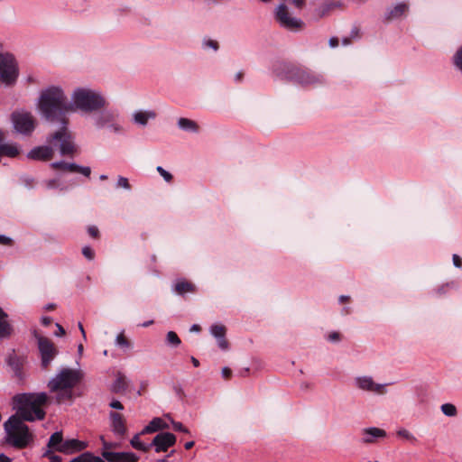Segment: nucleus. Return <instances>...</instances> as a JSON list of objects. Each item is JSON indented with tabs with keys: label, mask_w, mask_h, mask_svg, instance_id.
Instances as JSON below:
<instances>
[{
	"label": "nucleus",
	"mask_w": 462,
	"mask_h": 462,
	"mask_svg": "<svg viewBox=\"0 0 462 462\" xmlns=\"http://www.w3.org/2000/svg\"><path fill=\"white\" fill-rule=\"evenodd\" d=\"M0 462H12V460L5 454H0Z\"/></svg>",
	"instance_id": "nucleus-54"
},
{
	"label": "nucleus",
	"mask_w": 462,
	"mask_h": 462,
	"mask_svg": "<svg viewBox=\"0 0 462 462\" xmlns=\"http://www.w3.org/2000/svg\"><path fill=\"white\" fill-rule=\"evenodd\" d=\"M167 427L168 425L161 418H154L143 429L141 434L153 433Z\"/></svg>",
	"instance_id": "nucleus-21"
},
{
	"label": "nucleus",
	"mask_w": 462,
	"mask_h": 462,
	"mask_svg": "<svg viewBox=\"0 0 462 462\" xmlns=\"http://www.w3.org/2000/svg\"><path fill=\"white\" fill-rule=\"evenodd\" d=\"M116 345L119 347L124 348V349H127V348H131L132 347V342H131L130 339H128L125 337L124 331L117 335L116 339Z\"/></svg>",
	"instance_id": "nucleus-31"
},
{
	"label": "nucleus",
	"mask_w": 462,
	"mask_h": 462,
	"mask_svg": "<svg viewBox=\"0 0 462 462\" xmlns=\"http://www.w3.org/2000/svg\"><path fill=\"white\" fill-rule=\"evenodd\" d=\"M104 459L107 462H138L139 457L133 452L106 453Z\"/></svg>",
	"instance_id": "nucleus-18"
},
{
	"label": "nucleus",
	"mask_w": 462,
	"mask_h": 462,
	"mask_svg": "<svg viewBox=\"0 0 462 462\" xmlns=\"http://www.w3.org/2000/svg\"><path fill=\"white\" fill-rule=\"evenodd\" d=\"M50 402L51 398L45 393H20L13 398L17 417L26 421L43 420L46 414L44 407Z\"/></svg>",
	"instance_id": "nucleus-3"
},
{
	"label": "nucleus",
	"mask_w": 462,
	"mask_h": 462,
	"mask_svg": "<svg viewBox=\"0 0 462 462\" xmlns=\"http://www.w3.org/2000/svg\"><path fill=\"white\" fill-rule=\"evenodd\" d=\"M386 436L385 430L379 428H367L363 430V442L364 443H374L378 439L384 438Z\"/></svg>",
	"instance_id": "nucleus-19"
},
{
	"label": "nucleus",
	"mask_w": 462,
	"mask_h": 462,
	"mask_svg": "<svg viewBox=\"0 0 462 462\" xmlns=\"http://www.w3.org/2000/svg\"><path fill=\"white\" fill-rule=\"evenodd\" d=\"M452 262L455 267L461 268L462 267V259L458 254H454L452 256Z\"/></svg>",
	"instance_id": "nucleus-42"
},
{
	"label": "nucleus",
	"mask_w": 462,
	"mask_h": 462,
	"mask_svg": "<svg viewBox=\"0 0 462 462\" xmlns=\"http://www.w3.org/2000/svg\"><path fill=\"white\" fill-rule=\"evenodd\" d=\"M226 328L223 325L215 324L211 327V333L215 337H223L226 336Z\"/></svg>",
	"instance_id": "nucleus-35"
},
{
	"label": "nucleus",
	"mask_w": 462,
	"mask_h": 462,
	"mask_svg": "<svg viewBox=\"0 0 462 462\" xmlns=\"http://www.w3.org/2000/svg\"><path fill=\"white\" fill-rule=\"evenodd\" d=\"M7 314L0 308V337H9L12 333V327L5 320Z\"/></svg>",
	"instance_id": "nucleus-23"
},
{
	"label": "nucleus",
	"mask_w": 462,
	"mask_h": 462,
	"mask_svg": "<svg viewBox=\"0 0 462 462\" xmlns=\"http://www.w3.org/2000/svg\"><path fill=\"white\" fill-rule=\"evenodd\" d=\"M404 14V4H398L393 9H392L386 15V20L390 21L394 18L400 17Z\"/></svg>",
	"instance_id": "nucleus-29"
},
{
	"label": "nucleus",
	"mask_w": 462,
	"mask_h": 462,
	"mask_svg": "<svg viewBox=\"0 0 462 462\" xmlns=\"http://www.w3.org/2000/svg\"><path fill=\"white\" fill-rule=\"evenodd\" d=\"M166 341L169 345L172 346H178L181 343L179 336L174 331H169L167 333Z\"/></svg>",
	"instance_id": "nucleus-34"
},
{
	"label": "nucleus",
	"mask_w": 462,
	"mask_h": 462,
	"mask_svg": "<svg viewBox=\"0 0 462 462\" xmlns=\"http://www.w3.org/2000/svg\"><path fill=\"white\" fill-rule=\"evenodd\" d=\"M200 329L201 328L199 325H193L190 328V331H199Z\"/></svg>",
	"instance_id": "nucleus-61"
},
{
	"label": "nucleus",
	"mask_w": 462,
	"mask_h": 462,
	"mask_svg": "<svg viewBox=\"0 0 462 462\" xmlns=\"http://www.w3.org/2000/svg\"><path fill=\"white\" fill-rule=\"evenodd\" d=\"M441 411L448 417H455L457 413V408L452 403H444L440 407Z\"/></svg>",
	"instance_id": "nucleus-33"
},
{
	"label": "nucleus",
	"mask_w": 462,
	"mask_h": 462,
	"mask_svg": "<svg viewBox=\"0 0 462 462\" xmlns=\"http://www.w3.org/2000/svg\"><path fill=\"white\" fill-rule=\"evenodd\" d=\"M338 38L337 37H332L330 40H329V44L331 47H337L338 45Z\"/></svg>",
	"instance_id": "nucleus-53"
},
{
	"label": "nucleus",
	"mask_w": 462,
	"mask_h": 462,
	"mask_svg": "<svg viewBox=\"0 0 462 462\" xmlns=\"http://www.w3.org/2000/svg\"><path fill=\"white\" fill-rule=\"evenodd\" d=\"M350 42H351V40H350L349 38H345V39L343 40V43H344L345 45H347V44H349Z\"/></svg>",
	"instance_id": "nucleus-64"
},
{
	"label": "nucleus",
	"mask_w": 462,
	"mask_h": 462,
	"mask_svg": "<svg viewBox=\"0 0 462 462\" xmlns=\"http://www.w3.org/2000/svg\"><path fill=\"white\" fill-rule=\"evenodd\" d=\"M0 244L4 245H11L12 239L5 236L0 235Z\"/></svg>",
	"instance_id": "nucleus-49"
},
{
	"label": "nucleus",
	"mask_w": 462,
	"mask_h": 462,
	"mask_svg": "<svg viewBox=\"0 0 462 462\" xmlns=\"http://www.w3.org/2000/svg\"><path fill=\"white\" fill-rule=\"evenodd\" d=\"M79 329H80V331L82 333V336L84 337V338H86V332H85V329L83 328V325L80 322L79 323Z\"/></svg>",
	"instance_id": "nucleus-60"
},
{
	"label": "nucleus",
	"mask_w": 462,
	"mask_h": 462,
	"mask_svg": "<svg viewBox=\"0 0 462 462\" xmlns=\"http://www.w3.org/2000/svg\"><path fill=\"white\" fill-rule=\"evenodd\" d=\"M42 115L50 122L68 124L67 115L75 111L73 104L69 103L63 91L51 87L42 91L39 101Z\"/></svg>",
	"instance_id": "nucleus-1"
},
{
	"label": "nucleus",
	"mask_w": 462,
	"mask_h": 462,
	"mask_svg": "<svg viewBox=\"0 0 462 462\" xmlns=\"http://www.w3.org/2000/svg\"><path fill=\"white\" fill-rule=\"evenodd\" d=\"M110 407L113 408V409H116V410H123L124 409V405L117 400H113L111 402H110Z\"/></svg>",
	"instance_id": "nucleus-47"
},
{
	"label": "nucleus",
	"mask_w": 462,
	"mask_h": 462,
	"mask_svg": "<svg viewBox=\"0 0 462 462\" xmlns=\"http://www.w3.org/2000/svg\"><path fill=\"white\" fill-rule=\"evenodd\" d=\"M128 387V383L125 375L122 373H117L116 381L113 383V392L116 393H124Z\"/></svg>",
	"instance_id": "nucleus-22"
},
{
	"label": "nucleus",
	"mask_w": 462,
	"mask_h": 462,
	"mask_svg": "<svg viewBox=\"0 0 462 462\" xmlns=\"http://www.w3.org/2000/svg\"><path fill=\"white\" fill-rule=\"evenodd\" d=\"M51 167L56 171L81 173L86 177H89L91 170L89 167L79 166L75 163L66 162H57L51 164Z\"/></svg>",
	"instance_id": "nucleus-14"
},
{
	"label": "nucleus",
	"mask_w": 462,
	"mask_h": 462,
	"mask_svg": "<svg viewBox=\"0 0 462 462\" xmlns=\"http://www.w3.org/2000/svg\"><path fill=\"white\" fill-rule=\"evenodd\" d=\"M191 363L193 364V365L195 367L199 366V361L197 358H195L194 356H191Z\"/></svg>",
	"instance_id": "nucleus-57"
},
{
	"label": "nucleus",
	"mask_w": 462,
	"mask_h": 462,
	"mask_svg": "<svg viewBox=\"0 0 462 462\" xmlns=\"http://www.w3.org/2000/svg\"><path fill=\"white\" fill-rule=\"evenodd\" d=\"M7 441L18 449L27 448L33 441V434L30 431L23 420L16 415L11 416L5 423Z\"/></svg>",
	"instance_id": "nucleus-4"
},
{
	"label": "nucleus",
	"mask_w": 462,
	"mask_h": 462,
	"mask_svg": "<svg viewBox=\"0 0 462 462\" xmlns=\"http://www.w3.org/2000/svg\"><path fill=\"white\" fill-rule=\"evenodd\" d=\"M5 139V134L3 131L0 130V146L3 145V141Z\"/></svg>",
	"instance_id": "nucleus-62"
},
{
	"label": "nucleus",
	"mask_w": 462,
	"mask_h": 462,
	"mask_svg": "<svg viewBox=\"0 0 462 462\" xmlns=\"http://www.w3.org/2000/svg\"><path fill=\"white\" fill-rule=\"evenodd\" d=\"M156 116V113L152 111L143 112L139 111L134 114V120L136 123L140 125H146L149 118H154Z\"/></svg>",
	"instance_id": "nucleus-27"
},
{
	"label": "nucleus",
	"mask_w": 462,
	"mask_h": 462,
	"mask_svg": "<svg viewBox=\"0 0 462 462\" xmlns=\"http://www.w3.org/2000/svg\"><path fill=\"white\" fill-rule=\"evenodd\" d=\"M110 420L113 432L123 438L127 431L126 423L124 416L116 411L110 412Z\"/></svg>",
	"instance_id": "nucleus-15"
},
{
	"label": "nucleus",
	"mask_w": 462,
	"mask_h": 462,
	"mask_svg": "<svg viewBox=\"0 0 462 462\" xmlns=\"http://www.w3.org/2000/svg\"><path fill=\"white\" fill-rule=\"evenodd\" d=\"M34 337L37 340V346L41 355L42 366L47 370L52 360L59 354V349L49 337L41 335L36 330L34 331Z\"/></svg>",
	"instance_id": "nucleus-7"
},
{
	"label": "nucleus",
	"mask_w": 462,
	"mask_h": 462,
	"mask_svg": "<svg viewBox=\"0 0 462 462\" xmlns=\"http://www.w3.org/2000/svg\"><path fill=\"white\" fill-rule=\"evenodd\" d=\"M176 442V437L171 432H162L156 435L151 444L155 447L157 453L165 452Z\"/></svg>",
	"instance_id": "nucleus-13"
},
{
	"label": "nucleus",
	"mask_w": 462,
	"mask_h": 462,
	"mask_svg": "<svg viewBox=\"0 0 462 462\" xmlns=\"http://www.w3.org/2000/svg\"><path fill=\"white\" fill-rule=\"evenodd\" d=\"M56 449L52 448L46 447L45 450L42 453V457H46L50 460V462H62V459L60 456L55 454Z\"/></svg>",
	"instance_id": "nucleus-30"
},
{
	"label": "nucleus",
	"mask_w": 462,
	"mask_h": 462,
	"mask_svg": "<svg viewBox=\"0 0 462 462\" xmlns=\"http://www.w3.org/2000/svg\"><path fill=\"white\" fill-rule=\"evenodd\" d=\"M328 339L329 341H338L340 340V334L338 332H331L328 336Z\"/></svg>",
	"instance_id": "nucleus-48"
},
{
	"label": "nucleus",
	"mask_w": 462,
	"mask_h": 462,
	"mask_svg": "<svg viewBox=\"0 0 462 462\" xmlns=\"http://www.w3.org/2000/svg\"><path fill=\"white\" fill-rule=\"evenodd\" d=\"M83 378L84 373L80 369L61 368L48 383L50 392L56 393V403L71 402L75 397L74 389L81 383Z\"/></svg>",
	"instance_id": "nucleus-2"
},
{
	"label": "nucleus",
	"mask_w": 462,
	"mask_h": 462,
	"mask_svg": "<svg viewBox=\"0 0 462 462\" xmlns=\"http://www.w3.org/2000/svg\"><path fill=\"white\" fill-rule=\"evenodd\" d=\"M222 375H223V377H224L226 380L230 379V378H231V376H232V371H231V369H230V368H228V367H225V368H223V370H222Z\"/></svg>",
	"instance_id": "nucleus-50"
},
{
	"label": "nucleus",
	"mask_w": 462,
	"mask_h": 462,
	"mask_svg": "<svg viewBox=\"0 0 462 462\" xmlns=\"http://www.w3.org/2000/svg\"><path fill=\"white\" fill-rule=\"evenodd\" d=\"M205 47H210L215 51L218 50V42L215 40H207L204 42Z\"/></svg>",
	"instance_id": "nucleus-43"
},
{
	"label": "nucleus",
	"mask_w": 462,
	"mask_h": 462,
	"mask_svg": "<svg viewBox=\"0 0 462 462\" xmlns=\"http://www.w3.org/2000/svg\"><path fill=\"white\" fill-rule=\"evenodd\" d=\"M88 235L93 238H97L99 236V231L97 226H91L88 228Z\"/></svg>",
	"instance_id": "nucleus-41"
},
{
	"label": "nucleus",
	"mask_w": 462,
	"mask_h": 462,
	"mask_svg": "<svg viewBox=\"0 0 462 462\" xmlns=\"http://www.w3.org/2000/svg\"><path fill=\"white\" fill-rule=\"evenodd\" d=\"M76 108L82 111H93L105 106V99L96 92L79 88L73 95Z\"/></svg>",
	"instance_id": "nucleus-6"
},
{
	"label": "nucleus",
	"mask_w": 462,
	"mask_h": 462,
	"mask_svg": "<svg viewBox=\"0 0 462 462\" xmlns=\"http://www.w3.org/2000/svg\"><path fill=\"white\" fill-rule=\"evenodd\" d=\"M153 324V321L152 320H150V321H147V322H144L142 324L143 327H149L150 325Z\"/></svg>",
	"instance_id": "nucleus-63"
},
{
	"label": "nucleus",
	"mask_w": 462,
	"mask_h": 462,
	"mask_svg": "<svg viewBox=\"0 0 462 462\" xmlns=\"http://www.w3.org/2000/svg\"><path fill=\"white\" fill-rule=\"evenodd\" d=\"M243 78H244V73H243V72H238V73L236 74V79L237 81H241V80L243 79Z\"/></svg>",
	"instance_id": "nucleus-59"
},
{
	"label": "nucleus",
	"mask_w": 462,
	"mask_h": 462,
	"mask_svg": "<svg viewBox=\"0 0 462 462\" xmlns=\"http://www.w3.org/2000/svg\"><path fill=\"white\" fill-rule=\"evenodd\" d=\"M70 462H105V460L99 457L95 456L91 452H84L79 456L72 458Z\"/></svg>",
	"instance_id": "nucleus-25"
},
{
	"label": "nucleus",
	"mask_w": 462,
	"mask_h": 462,
	"mask_svg": "<svg viewBox=\"0 0 462 462\" xmlns=\"http://www.w3.org/2000/svg\"><path fill=\"white\" fill-rule=\"evenodd\" d=\"M157 171L160 173V175L162 177H163V179L167 182H171L172 180V175L170 172H168L167 171H165L162 167L158 166L157 167Z\"/></svg>",
	"instance_id": "nucleus-37"
},
{
	"label": "nucleus",
	"mask_w": 462,
	"mask_h": 462,
	"mask_svg": "<svg viewBox=\"0 0 462 462\" xmlns=\"http://www.w3.org/2000/svg\"><path fill=\"white\" fill-rule=\"evenodd\" d=\"M174 291L179 295H184L188 292L193 293L196 291V286L187 280H179L174 285Z\"/></svg>",
	"instance_id": "nucleus-20"
},
{
	"label": "nucleus",
	"mask_w": 462,
	"mask_h": 462,
	"mask_svg": "<svg viewBox=\"0 0 462 462\" xmlns=\"http://www.w3.org/2000/svg\"><path fill=\"white\" fill-rule=\"evenodd\" d=\"M100 440L102 443L101 455L103 457H104V454H106V453H114L112 451V449L116 448L118 447L117 443L106 441L103 436L100 438Z\"/></svg>",
	"instance_id": "nucleus-32"
},
{
	"label": "nucleus",
	"mask_w": 462,
	"mask_h": 462,
	"mask_svg": "<svg viewBox=\"0 0 462 462\" xmlns=\"http://www.w3.org/2000/svg\"><path fill=\"white\" fill-rule=\"evenodd\" d=\"M276 19L284 28L291 31H299L302 29L303 23L290 15L288 8L285 5H281L276 12Z\"/></svg>",
	"instance_id": "nucleus-12"
},
{
	"label": "nucleus",
	"mask_w": 462,
	"mask_h": 462,
	"mask_svg": "<svg viewBox=\"0 0 462 462\" xmlns=\"http://www.w3.org/2000/svg\"><path fill=\"white\" fill-rule=\"evenodd\" d=\"M18 65L10 53H0V80L6 85L14 84L18 77Z\"/></svg>",
	"instance_id": "nucleus-9"
},
{
	"label": "nucleus",
	"mask_w": 462,
	"mask_h": 462,
	"mask_svg": "<svg viewBox=\"0 0 462 462\" xmlns=\"http://www.w3.org/2000/svg\"><path fill=\"white\" fill-rule=\"evenodd\" d=\"M284 1L287 3H290V4H293L297 8H302L305 4V0H284Z\"/></svg>",
	"instance_id": "nucleus-46"
},
{
	"label": "nucleus",
	"mask_w": 462,
	"mask_h": 462,
	"mask_svg": "<svg viewBox=\"0 0 462 462\" xmlns=\"http://www.w3.org/2000/svg\"><path fill=\"white\" fill-rule=\"evenodd\" d=\"M173 429L176 431L189 433V430L181 422H173Z\"/></svg>",
	"instance_id": "nucleus-40"
},
{
	"label": "nucleus",
	"mask_w": 462,
	"mask_h": 462,
	"mask_svg": "<svg viewBox=\"0 0 462 462\" xmlns=\"http://www.w3.org/2000/svg\"><path fill=\"white\" fill-rule=\"evenodd\" d=\"M53 155L54 150L49 145L35 147L28 153L30 159L42 162L51 160Z\"/></svg>",
	"instance_id": "nucleus-16"
},
{
	"label": "nucleus",
	"mask_w": 462,
	"mask_h": 462,
	"mask_svg": "<svg viewBox=\"0 0 462 462\" xmlns=\"http://www.w3.org/2000/svg\"><path fill=\"white\" fill-rule=\"evenodd\" d=\"M47 141L51 145H55V142H60V152L63 156L72 157L77 152V147L68 131L67 125H62L61 128L52 134Z\"/></svg>",
	"instance_id": "nucleus-8"
},
{
	"label": "nucleus",
	"mask_w": 462,
	"mask_h": 462,
	"mask_svg": "<svg viewBox=\"0 0 462 462\" xmlns=\"http://www.w3.org/2000/svg\"><path fill=\"white\" fill-rule=\"evenodd\" d=\"M349 300H350V298L348 296H344V295L339 298V300L341 303L347 302Z\"/></svg>",
	"instance_id": "nucleus-58"
},
{
	"label": "nucleus",
	"mask_w": 462,
	"mask_h": 462,
	"mask_svg": "<svg viewBox=\"0 0 462 462\" xmlns=\"http://www.w3.org/2000/svg\"><path fill=\"white\" fill-rule=\"evenodd\" d=\"M454 63L456 67L462 72V46L457 51L454 55Z\"/></svg>",
	"instance_id": "nucleus-36"
},
{
	"label": "nucleus",
	"mask_w": 462,
	"mask_h": 462,
	"mask_svg": "<svg viewBox=\"0 0 462 462\" xmlns=\"http://www.w3.org/2000/svg\"><path fill=\"white\" fill-rule=\"evenodd\" d=\"M82 254L83 255L88 259V260H93L94 257H95V252L94 250L89 247V246H85L83 249H82Z\"/></svg>",
	"instance_id": "nucleus-38"
},
{
	"label": "nucleus",
	"mask_w": 462,
	"mask_h": 462,
	"mask_svg": "<svg viewBox=\"0 0 462 462\" xmlns=\"http://www.w3.org/2000/svg\"><path fill=\"white\" fill-rule=\"evenodd\" d=\"M58 181L56 180H51L47 182L48 188H55L57 186Z\"/></svg>",
	"instance_id": "nucleus-55"
},
{
	"label": "nucleus",
	"mask_w": 462,
	"mask_h": 462,
	"mask_svg": "<svg viewBox=\"0 0 462 462\" xmlns=\"http://www.w3.org/2000/svg\"><path fill=\"white\" fill-rule=\"evenodd\" d=\"M195 445V442L194 441H188L185 443L184 445V448L185 449L189 450V449H191Z\"/></svg>",
	"instance_id": "nucleus-56"
},
{
	"label": "nucleus",
	"mask_w": 462,
	"mask_h": 462,
	"mask_svg": "<svg viewBox=\"0 0 462 462\" xmlns=\"http://www.w3.org/2000/svg\"><path fill=\"white\" fill-rule=\"evenodd\" d=\"M217 343L221 349L226 350L228 347V342L225 337H217Z\"/></svg>",
	"instance_id": "nucleus-44"
},
{
	"label": "nucleus",
	"mask_w": 462,
	"mask_h": 462,
	"mask_svg": "<svg viewBox=\"0 0 462 462\" xmlns=\"http://www.w3.org/2000/svg\"><path fill=\"white\" fill-rule=\"evenodd\" d=\"M178 125L181 129L186 131L198 132L199 129L195 121L184 117L179 119Z\"/></svg>",
	"instance_id": "nucleus-26"
},
{
	"label": "nucleus",
	"mask_w": 462,
	"mask_h": 462,
	"mask_svg": "<svg viewBox=\"0 0 462 462\" xmlns=\"http://www.w3.org/2000/svg\"><path fill=\"white\" fill-rule=\"evenodd\" d=\"M284 1L287 3H290V4H293L297 8H302L305 4V0H284Z\"/></svg>",
	"instance_id": "nucleus-45"
},
{
	"label": "nucleus",
	"mask_w": 462,
	"mask_h": 462,
	"mask_svg": "<svg viewBox=\"0 0 462 462\" xmlns=\"http://www.w3.org/2000/svg\"><path fill=\"white\" fill-rule=\"evenodd\" d=\"M356 384L364 391H369L379 394L384 393L385 384L375 383L371 377L357 378Z\"/></svg>",
	"instance_id": "nucleus-17"
},
{
	"label": "nucleus",
	"mask_w": 462,
	"mask_h": 462,
	"mask_svg": "<svg viewBox=\"0 0 462 462\" xmlns=\"http://www.w3.org/2000/svg\"><path fill=\"white\" fill-rule=\"evenodd\" d=\"M117 188H124L126 189H130L131 185L126 178L119 177L118 180H117Z\"/></svg>",
	"instance_id": "nucleus-39"
},
{
	"label": "nucleus",
	"mask_w": 462,
	"mask_h": 462,
	"mask_svg": "<svg viewBox=\"0 0 462 462\" xmlns=\"http://www.w3.org/2000/svg\"><path fill=\"white\" fill-rule=\"evenodd\" d=\"M12 121L14 129L24 135H30L36 125V121L32 115L25 111H16L12 114Z\"/></svg>",
	"instance_id": "nucleus-11"
},
{
	"label": "nucleus",
	"mask_w": 462,
	"mask_h": 462,
	"mask_svg": "<svg viewBox=\"0 0 462 462\" xmlns=\"http://www.w3.org/2000/svg\"><path fill=\"white\" fill-rule=\"evenodd\" d=\"M88 443L76 439H64L61 431L52 433L48 441V447L56 449L57 452L70 455L80 452L88 448Z\"/></svg>",
	"instance_id": "nucleus-5"
},
{
	"label": "nucleus",
	"mask_w": 462,
	"mask_h": 462,
	"mask_svg": "<svg viewBox=\"0 0 462 462\" xmlns=\"http://www.w3.org/2000/svg\"><path fill=\"white\" fill-rule=\"evenodd\" d=\"M19 154V149L15 144L4 143L0 146V156L14 158Z\"/></svg>",
	"instance_id": "nucleus-24"
},
{
	"label": "nucleus",
	"mask_w": 462,
	"mask_h": 462,
	"mask_svg": "<svg viewBox=\"0 0 462 462\" xmlns=\"http://www.w3.org/2000/svg\"><path fill=\"white\" fill-rule=\"evenodd\" d=\"M56 327H57V331L55 332L56 336L65 335V329L63 328V327L61 325L56 324Z\"/></svg>",
	"instance_id": "nucleus-51"
},
{
	"label": "nucleus",
	"mask_w": 462,
	"mask_h": 462,
	"mask_svg": "<svg viewBox=\"0 0 462 462\" xmlns=\"http://www.w3.org/2000/svg\"><path fill=\"white\" fill-rule=\"evenodd\" d=\"M287 72L285 78L293 80L302 86H310L322 82V77L316 75L308 69L298 68L295 66H286Z\"/></svg>",
	"instance_id": "nucleus-10"
},
{
	"label": "nucleus",
	"mask_w": 462,
	"mask_h": 462,
	"mask_svg": "<svg viewBox=\"0 0 462 462\" xmlns=\"http://www.w3.org/2000/svg\"><path fill=\"white\" fill-rule=\"evenodd\" d=\"M51 322H52V319L50 318V317H43L42 319V323L43 326L47 327V326L51 325Z\"/></svg>",
	"instance_id": "nucleus-52"
},
{
	"label": "nucleus",
	"mask_w": 462,
	"mask_h": 462,
	"mask_svg": "<svg viewBox=\"0 0 462 462\" xmlns=\"http://www.w3.org/2000/svg\"><path fill=\"white\" fill-rule=\"evenodd\" d=\"M141 432L138 433V434H135L130 443H131V446L137 449V450H140V451H143V452H147L149 449H150V447L151 446H148V445H145L144 443H143L141 440H140V436H141Z\"/></svg>",
	"instance_id": "nucleus-28"
}]
</instances>
